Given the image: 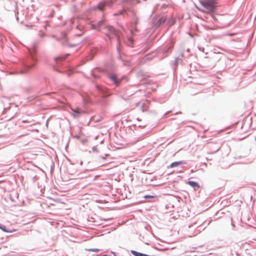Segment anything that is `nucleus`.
<instances>
[{
    "label": "nucleus",
    "instance_id": "obj_1",
    "mask_svg": "<svg viewBox=\"0 0 256 256\" xmlns=\"http://www.w3.org/2000/svg\"><path fill=\"white\" fill-rule=\"evenodd\" d=\"M106 30V34L109 39L111 40L114 38H116L119 43L118 46H116V50L118 53V59L122 62L123 66H128L130 60L128 58L127 56L123 52L120 42V32L110 26H108Z\"/></svg>",
    "mask_w": 256,
    "mask_h": 256
},
{
    "label": "nucleus",
    "instance_id": "obj_2",
    "mask_svg": "<svg viewBox=\"0 0 256 256\" xmlns=\"http://www.w3.org/2000/svg\"><path fill=\"white\" fill-rule=\"evenodd\" d=\"M123 3L122 9L118 12V13L114 14L115 16H122L124 14L128 16V13H130L132 17V24L137 25L138 22V18L136 15V12L132 8L131 6L134 5V0H122Z\"/></svg>",
    "mask_w": 256,
    "mask_h": 256
},
{
    "label": "nucleus",
    "instance_id": "obj_3",
    "mask_svg": "<svg viewBox=\"0 0 256 256\" xmlns=\"http://www.w3.org/2000/svg\"><path fill=\"white\" fill-rule=\"evenodd\" d=\"M36 52V48L30 51L29 55L22 62L21 70L19 72L20 74H25L34 66L37 62Z\"/></svg>",
    "mask_w": 256,
    "mask_h": 256
},
{
    "label": "nucleus",
    "instance_id": "obj_4",
    "mask_svg": "<svg viewBox=\"0 0 256 256\" xmlns=\"http://www.w3.org/2000/svg\"><path fill=\"white\" fill-rule=\"evenodd\" d=\"M217 0H202L200 2L201 5L206 8V12L213 14L216 7Z\"/></svg>",
    "mask_w": 256,
    "mask_h": 256
},
{
    "label": "nucleus",
    "instance_id": "obj_5",
    "mask_svg": "<svg viewBox=\"0 0 256 256\" xmlns=\"http://www.w3.org/2000/svg\"><path fill=\"white\" fill-rule=\"evenodd\" d=\"M96 88L98 94L100 95V96L102 98L108 97L110 94L108 91V90L99 84H96L95 86Z\"/></svg>",
    "mask_w": 256,
    "mask_h": 256
},
{
    "label": "nucleus",
    "instance_id": "obj_6",
    "mask_svg": "<svg viewBox=\"0 0 256 256\" xmlns=\"http://www.w3.org/2000/svg\"><path fill=\"white\" fill-rule=\"evenodd\" d=\"M107 76L116 86H118L121 82L114 73L108 72Z\"/></svg>",
    "mask_w": 256,
    "mask_h": 256
},
{
    "label": "nucleus",
    "instance_id": "obj_7",
    "mask_svg": "<svg viewBox=\"0 0 256 256\" xmlns=\"http://www.w3.org/2000/svg\"><path fill=\"white\" fill-rule=\"evenodd\" d=\"M114 3V2L112 0H106L103 2H100L98 5L97 7L99 10L103 11L106 6L111 7Z\"/></svg>",
    "mask_w": 256,
    "mask_h": 256
},
{
    "label": "nucleus",
    "instance_id": "obj_8",
    "mask_svg": "<svg viewBox=\"0 0 256 256\" xmlns=\"http://www.w3.org/2000/svg\"><path fill=\"white\" fill-rule=\"evenodd\" d=\"M173 46L174 44L172 42L169 46H166L162 48V52L164 54H166L167 55L171 52Z\"/></svg>",
    "mask_w": 256,
    "mask_h": 256
},
{
    "label": "nucleus",
    "instance_id": "obj_9",
    "mask_svg": "<svg viewBox=\"0 0 256 256\" xmlns=\"http://www.w3.org/2000/svg\"><path fill=\"white\" fill-rule=\"evenodd\" d=\"M72 115L75 118H78L81 114L83 112V111L79 108L72 109Z\"/></svg>",
    "mask_w": 256,
    "mask_h": 256
},
{
    "label": "nucleus",
    "instance_id": "obj_10",
    "mask_svg": "<svg viewBox=\"0 0 256 256\" xmlns=\"http://www.w3.org/2000/svg\"><path fill=\"white\" fill-rule=\"evenodd\" d=\"M180 56L181 58L184 57V54L182 52L180 54L178 57L176 58L174 62V66L176 67L178 64H181L182 62V60L181 58H180Z\"/></svg>",
    "mask_w": 256,
    "mask_h": 256
},
{
    "label": "nucleus",
    "instance_id": "obj_11",
    "mask_svg": "<svg viewBox=\"0 0 256 256\" xmlns=\"http://www.w3.org/2000/svg\"><path fill=\"white\" fill-rule=\"evenodd\" d=\"M187 184L193 188L195 190H198L200 187L198 184L196 182L189 180Z\"/></svg>",
    "mask_w": 256,
    "mask_h": 256
},
{
    "label": "nucleus",
    "instance_id": "obj_12",
    "mask_svg": "<svg viewBox=\"0 0 256 256\" xmlns=\"http://www.w3.org/2000/svg\"><path fill=\"white\" fill-rule=\"evenodd\" d=\"M186 162L184 161H177L172 162L170 166H168V168H175L181 164H186Z\"/></svg>",
    "mask_w": 256,
    "mask_h": 256
},
{
    "label": "nucleus",
    "instance_id": "obj_13",
    "mask_svg": "<svg viewBox=\"0 0 256 256\" xmlns=\"http://www.w3.org/2000/svg\"><path fill=\"white\" fill-rule=\"evenodd\" d=\"M166 20V18H164V17L160 18L156 22L155 26L156 27H158L160 26L161 25L164 24Z\"/></svg>",
    "mask_w": 256,
    "mask_h": 256
},
{
    "label": "nucleus",
    "instance_id": "obj_14",
    "mask_svg": "<svg viewBox=\"0 0 256 256\" xmlns=\"http://www.w3.org/2000/svg\"><path fill=\"white\" fill-rule=\"evenodd\" d=\"M99 72L100 70L98 68H96L94 69L91 72L92 76L95 78L98 79L100 77V76L99 74H96V72Z\"/></svg>",
    "mask_w": 256,
    "mask_h": 256
},
{
    "label": "nucleus",
    "instance_id": "obj_15",
    "mask_svg": "<svg viewBox=\"0 0 256 256\" xmlns=\"http://www.w3.org/2000/svg\"><path fill=\"white\" fill-rule=\"evenodd\" d=\"M0 229L2 230L3 232H12L15 231L14 229L10 230L7 228L5 226L2 224H0Z\"/></svg>",
    "mask_w": 256,
    "mask_h": 256
},
{
    "label": "nucleus",
    "instance_id": "obj_16",
    "mask_svg": "<svg viewBox=\"0 0 256 256\" xmlns=\"http://www.w3.org/2000/svg\"><path fill=\"white\" fill-rule=\"evenodd\" d=\"M130 252L134 256H150V255L138 252L134 250H132Z\"/></svg>",
    "mask_w": 256,
    "mask_h": 256
},
{
    "label": "nucleus",
    "instance_id": "obj_17",
    "mask_svg": "<svg viewBox=\"0 0 256 256\" xmlns=\"http://www.w3.org/2000/svg\"><path fill=\"white\" fill-rule=\"evenodd\" d=\"M138 31L136 25L132 24L130 30L131 34L133 36L136 32Z\"/></svg>",
    "mask_w": 256,
    "mask_h": 256
},
{
    "label": "nucleus",
    "instance_id": "obj_18",
    "mask_svg": "<svg viewBox=\"0 0 256 256\" xmlns=\"http://www.w3.org/2000/svg\"><path fill=\"white\" fill-rule=\"evenodd\" d=\"M82 100L84 104H88L90 102V99L88 96H82Z\"/></svg>",
    "mask_w": 256,
    "mask_h": 256
},
{
    "label": "nucleus",
    "instance_id": "obj_19",
    "mask_svg": "<svg viewBox=\"0 0 256 256\" xmlns=\"http://www.w3.org/2000/svg\"><path fill=\"white\" fill-rule=\"evenodd\" d=\"M215 146H216V144H212V148L213 150H214L213 152H212V154L216 152L220 149V146H218L215 148Z\"/></svg>",
    "mask_w": 256,
    "mask_h": 256
},
{
    "label": "nucleus",
    "instance_id": "obj_20",
    "mask_svg": "<svg viewBox=\"0 0 256 256\" xmlns=\"http://www.w3.org/2000/svg\"><path fill=\"white\" fill-rule=\"evenodd\" d=\"M96 49H94V48L90 50V55L92 56L90 59L92 60V58L96 54Z\"/></svg>",
    "mask_w": 256,
    "mask_h": 256
},
{
    "label": "nucleus",
    "instance_id": "obj_21",
    "mask_svg": "<svg viewBox=\"0 0 256 256\" xmlns=\"http://www.w3.org/2000/svg\"><path fill=\"white\" fill-rule=\"evenodd\" d=\"M128 42H127V44L129 46H132V45L133 44V43H134L133 39L131 38H128Z\"/></svg>",
    "mask_w": 256,
    "mask_h": 256
},
{
    "label": "nucleus",
    "instance_id": "obj_22",
    "mask_svg": "<svg viewBox=\"0 0 256 256\" xmlns=\"http://www.w3.org/2000/svg\"><path fill=\"white\" fill-rule=\"evenodd\" d=\"M154 57V56L153 55H152L151 54H148L145 56L144 58L146 60H152Z\"/></svg>",
    "mask_w": 256,
    "mask_h": 256
},
{
    "label": "nucleus",
    "instance_id": "obj_23",
    "mask_svg": "<svg viewBox=\"0 0 256 256\" xmlns=\"http://www.w3.org/2000/svg\"><path fill=\"white\" fill-rule=\"evenodd\" d=\"M68 46L69 47H76V48H80V44H68Z\"/></svg>",
    "mask_w": 256,
    "mask_h": 256
},
{
    "label": "nucleus",
    "instance_id": "obj_24",
    "mask_svg": "<svg viewBox=\"0 0 256 256\" xmlns=\"http://www.w3.org/2000/svg\"><path fill=\"white\" fill-rule=\"evenodd\" d=\"M87 251L88 252H98L100 250L98 248H88L86 249Z\"/></svg>",
    "mask_w": 256,
    "mask_h": 256
},
{
    "label": "nucleus",
    "instance_id": "obj_25",
    "mask_svg": "<svg viewBox=\"0 0 256 256\" xmlns=\"http://www.w3.org/2000/svg\"><path fill=\"white\" fill-rule=\"evenodd\" d=\"M144 198L146 199L152 198H156V196L152 195H145Z\"/></svg>",
    "mask_w": 256,
    "mask_h": 256
},
{
    "label": "nucleus",
    "instance_id": "obj_26",
    "mask_svg": "<svg viewBox=\"0 0 256 256\" xmlns=\"http://www.w3.org/2000/svg\"><path fill=\"white\" fill-rule=\"evenodd\" d=\"M55 60H56V64L58 66H59V64H60L59 62H61L62 58H60L58 57L55 58Z\"/></svg>",
    "mask_w": 256,
    "mask_h": 256
},
{
    "label": "nucleus",
    "instance_id": "obj_27",
    "mask_svg": "<svg viewBox=\"0 0 256 256\" xmlns=\"http://www.w3.org/2000/svg\"><path fill=\"white\" fill-rule=\"evenodd\" d=\"M92 152H98V150L97 149V148L96 146H94L92 147Z\"/></svg>",
    "mask_w": 256,
    "mask_h": 256
},
{
    "label": "nucleus",
    "instance_id": "obj_28",
    "mask_svg": "<svg viewBox=\"0 0 256 256\" xmlns=\"http://www.w3.org/2000/svg\"><path fill=\"white\" fill-rule=\"evenodd\" d=\"M172 112L171 110H169V111H168L167 112H166L164 115V116L165 117H166V116L169 114L170 113Z\"/></svg>",
    "mask_w": 256,
    "mask_h": 256
},
{
    "label": "nucleus",
    "instance_id": "obj_29",
    "mask_svg": "<svg viewBox=\"0 0 256 256\" xmlns=\"http://www.w3.org/2000/svg\"><path fill=\"white\" fill-rule=\"evenodd\" d=\"M102 20H100L98 24V26H100L102 24Z\"/></svg>",
    "mask_w": 256,
    "mask_h": 256
},
{
    "label": "nucleus",
    "instance_id": "obj_30",
    "mask_svg": "<svg viewBox=\"0 0 256 256\" xmlns=\"http://www.w3.org/2000/svg\"><path fill=\"white\" fill-rule=\"evenodd\" d=\"M18 12L17 13H15L16 19L17 21L18 22Z\"/></svg>",
    "mask_w": 256,
    "mask_h": 256
},
{
    "label": "nucleus",
    "instance_id": "obj_31",
    "mask_svg": "<svg viewBox=\"0 0 256 256\" xmlns=\"http://www.w3.org/2000/svg\"><path fill=\"white\" fill-rule=\"evenodd\" d=\"M92 28H94V29H96L97 28L96 26L95 25H94V24H92Z\"/></svg>",
    "mask_w": 256,
    "mask_h": 256
},
{
    "label": "nucleus",
    "instance_id": "obj_32",
    "mask_svg": "<svg viewBox=\"0 0 256 256\" xmlns=\"http://www.w3.org/2000/svg\"><path fill=\"white\" fill-rule=\"evenodd\" d=\"M98 177V176H96L93 180H96L97 178Z\"/></svg>",
    "mask_w": 256,
    "mask_h": 256
},
{
    "label": "nucleus",
    "instance_id": "obj_33",
    "mask_svg": "<svg viewBox=\"0 0 256 256\" xmlns=\"http://www.w3.org/2000/svg\"><path fill=\"white\" fill-rule=\"evenodd\" d=\"M87 142V140H84L82 141V142L84 144L86 142Z\"/></svg>",
    "mask_w": 256,
    "mask_h": 256
},
{
    "label": "nucleus",
    "instance_id": "obj_34",
    "mask_svg": "<svg viewBox=\"0 0 256 256\" xmlns=\"http://www.w3.org/2000/svg\"><path fill=\"white\" fill-rule=\"evenodd\" d=\"M54 70H56V71H57V72H61V71L59 70L58 69H57L56 68H54Z\"/></svg>",
    "mask_w": 256,
    "mask_h": 256
},
{
    "label": "nucleus",
    "instance_id": "obj_35",
    "mask_svg": "<svg viewBox=\"0 0 256 256\" xmlns=\"http://www.w3.org/2000/svg\"><path fill=\"white\" fill-rule=\"evenodd\" d=\"M45 34H42L41 35H40V36L41 37H43L44 36Z\"/></svg>",
    "mask_w": 256,
    "mask_h": 256
},
{
    "label": "nucleus",
    "instance_id": "obj_36",
    "mask_svg": "<svg viewBox=\"0 0 256 256\" xmlns=\"http://www.w3.org/2000/svg\"><path fill=\"white\" fill-rule=\"evenodd\" d=\"M182 112H176L174 114H181Z\"/></svg>",
    "mask_w": 256,
    "mask_h": 256
},
{
    "label": "nucleus",
    "instance_id": "obj_37",
    "mask_svg": "<svg viewBox=\"0 0 256 256\" xmlns=\"http://www.w3.org/2000/svg\"><path fill=\"white\" fill-rule=\"evenodd\" d=\"M136 0V2H137V3H139V2H140V0Z\"/></svg>",
    "mask_w": 256,
    "mask_h": 256
},
{
    "label": "nucleus",
    "instance_id": "obj_38",
    "mask_svg": "<svg viewBox=\"0 0 256 256\" xmlns=\"http://www.w3.org/2000/svg\"><path fill=\"white\" fill-rule=\"evenodd\" d=\"M81 34H76V35H78V36H80Z\"/></svg>",
    "mask_w": 256,
    "mask_h": 256
},
{
    "label": "nucleus",
    "instance_id": "obj_39",
    "mask_svg": "<svg viewBox=\"0 0 256 256\" xmlns=\"http://www.w3.org/2000/svg\"><path fill=\"white\" fill-rule=\"evenodd\" d=\"M189 51H190V49H189V48H188V49H187V52H188Z\"/></svg>",
    "mask_w": 256,
    "mask_h": 256
},
{
    "label": "nucleus",
    "instance_id": "obj_40",
    "mask_svg": "<svg viewBox=\"0 0 256 256\" xmlns=\"http://www.w3.org/2000/svg\"><path fill=\"white\" fill-rule=\"evenodd\" d=\"M76 28H79V26H76Z\"/></svg>",
    "mask_w": 256,
    "mask_h": 256
},
{
    "label": "nucleus",
    "instance_id": "obj_41",
    "mask_svg": "<svg viewBox=\"0 0 256 256\" xmlns=\"http://www.w3.org/2000/svg\"><path fill=\"white\" fill-rule=\"evenodd\" d=\"M255 140H256V138H255Z\"/></svg>",
    "mask_w": 256,
    "mask_h": 256
},
{
    "label": "nucleus",
    "instance_id": "obj_42",
    "mask_svg": "<svg viewBox=\"0 0 256 256\" xmlns=\"http://www.w3.org/2000/svg\"><path fill=\"white\" fill-rule=\"evenodd\" d=\"M114 256H116V255H115V254H114Z\"/></svg>",
    "mask_w": 256,
    "mask_h": 256
}]
</instances>
